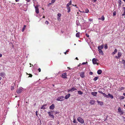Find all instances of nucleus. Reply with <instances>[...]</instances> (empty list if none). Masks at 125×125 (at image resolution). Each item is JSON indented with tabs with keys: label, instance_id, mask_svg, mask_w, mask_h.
<instances>
[{
	"label": "nucleus",
	"instance_id": "obj_36",
	"mask_svg": "<svg viewBox=\"0 0 125 125\" xmlns=\"http://www.w3.org/2000/svg\"><path fill=\"white\" fill-rule=\"evenodd\" d=\"M122 62L123 64H125V61L124 60H122Z\"/></svg>",
	"mask_w": 125,
	"mask_h": 125
},
{
	"label": "nucleus",
	"instance_id": "obj_21",
	"mask_svg": "<svg viewBox=\"0 0 125 125\" xmlns=\"http://www.w3.org/2000/svg\"><path fill=\"white\" fill-rule=\"evenodd\" d=\"M68 10V12H70V7L69 6H66Z\"/></svg>",
	"mask_w": 125,
	"mask_h": 125
},
{
	"label": "nucleus",
	"instance_id": "obj_38",
	"mask_svg": "<svg viewBox=\"0 0 125 125\" xmlns=\"http://www.w3.org/2000/svg\"><path fill=\"white\" fill-rule=\"evenodd\" d=\"M87 62H83V63L82 64V65H84V64H87Z\"/></svg>",
	"mask_w": 125,
	"mask_h": 125
},
{
	"label": "nucleus",
	"instance_id": "obj_48",
	"mask_svg": "<svg viewBox=\"0 0 125 125\" xmlns=\"http://www.w3.org/2000/svg\"><path fill=\"white\" fill-rule=\"evenodd\" d=\"M86 36L87 37H89V35L88 34H87V33L86 34Z\"/></svg>",
	"mask_w": 125,
	"mask_h": 125
},
{
	"label": "nucleus",
	"instance_id": "obj_62",
	"mask_svg": "<svg viewBox=\"0 0 125 125\" xmlns=\"http://www.w3.org/2000/svg\"><path fill=\"white\" fill-rule=\"evenodd\" d=\"M2 79V78L1 77H0V80H1Z\"/></svg>",
	"mask_w": 125,
	"mask_h": 125
},
{
	"label": "nucleus",
	"instance_id": "obj_20",
	"mask_svg": "<svg viewBox=\"0 0 125 125\" xmlns=\"http://www.w3.org/2000/svg\"><path fill=\"white\" fill-rule=\"evenodd\" d=\"M121 55V54L120 52H118V59H119L120 58V56Z\"/></svg>",
	"mask_w": 125,
	"mask_h": 125
},
{
	"label": "nucleus",
	"instance_id": "obj_9",
	"mask_svg": "<svg viewBox=\"0 0 125 125\" xmlns=\"http://www.w3.org/2000/svg\"><path fill=\"white\" fill-rule=\"evenodd\" d=\"M67 75L66 73H64L62 74V77L63 78H66Z\"/></svg>",
	"mask_w": 125,
	"mask_h": 125
},
{
	"label": "nucleus",
	"instance_id": "obj_3",
	"mask_svg": "<svg viewBox=\"0 0 125 125\" xmlns=\"http://www.w3.org/2000/svg\"><path fill=\"white\" fill-rule=\"evenodd\" d=\"M48 113L49 115V116L53 119L54 118V116L53 115V114H52L51 112H48Z\"/></svg>",
	"mask_w": 125,
	"mask_h": 125
},
{
	"label": "nucleus",
	"instance_id": "obj_37",
	"mask_svg": "<svg viewBox=\"0 0 125 125\" xmlns=\"http://www.w3.org/2000/svg\"><path fill=\"white\" fill-rule=\"evenodd\" d=\"M14 89V87L13 86H11V90H13Z\"/></svg>",
	"mask_w": 125,
	"mask_h": 125
},
{
	"label": "nucleus",
	"instance_id": "obj_52",
	"mask_svg": "<svg viewBox=\"0 0 125 125\" xmlns=\"http://www.w3.org/2000/svg\"><path fill=\"white\" fill-rule=\"evenodd\" d=\"M36 116H37L38 115V114H37V111H36Z\"/></svg>",
	"mask_w": 125,
	"mask_h": 125
},
{
	"label": "nucleus",
	"instance_id": "obj_27",
	"mask_svg": "<svg viewBox=\"0 0 125 125\" xmlns=\"http://www.w3.org/2000/svg\"><path fill=\"white\" fill-rule=\"evenodd\" d=\"M80 34V33L79 32H78L77 33L76 35V36L77 37H79L80 36L79 35Z\"/></svg>",
	"mask_w": 125,
	"mask_h": 125
},
{
	"label": "nucleus",
	"instance_id": "obj_6",
	"mask_svg": "<svg viewBox=\"0 0 125 125\" xmlns=\"http://www.w3.org/2000/svg\"><path fill=\"white\" fill-rule=\"evenodd\" d=\"M38 6H37L35 7L36 12L37 13H39V9L38 8Z\"/></svg>",
	"mask_w": 125,
	"mask_h": 125
},
{
	"label": "nucleus",
	"instance_id": "obj_1",
	"mask_svg": "<svg viewBox=\"0 0 125 125\" xmlns=\"http://www.w3.org/2000/svg\"><path fill=\"white\" fill-rule=\"evenodd\" d=\"M77 120L82 124H83L84 123V121L83 119L80 117H78L77 119Z\"/></svg>",
	"mask_w": 125,
	"mask_h": 125
},
{
	"label": "nucleus",
	"instance_id": "obj_59",
	"mask_svg": "<svg viewBox=\"0 0 125 125\" xmlns=\"http://www.w3.org/2000/svg\"><path fill=\"white\" fill-rule=\"evenodd\" d=\"M123 95L125 96V93H124L123 94Z\"/></svg>",
	"mask_w": 125,
	"mask_h": 125
},
{
	"label": "nucleus",
	"instance_id": "obj_15",
	"mask_svg": "<svg viewBox=\"0 0 125 125\" xmlns=\"http://www.w3.org/2000/svg\"><path fill=\"white\" fill-rule=\"evenodd\" d=\"M102 72V71L101 70H99L97 72V73L99 74H101Z\"/></svg>",
	"mask_w": 125,
	"mask_h": 125
},
{
	"label": "nucleus",
	"instance_id": "obj_49",
	"mask_svg": "<svg viewBox=\"0 0 125 125\" xmlns=\"http://www.w3.org/2000/svg\"><path fill=\"white\" fill-rule=\"evenodd\" d=\"M123 120L124 121H125V117L124 116H123Z\"/></svg>",
	"mask_w": 125,
	"mask_h": 125
},
{
	"label": "nucleus",
	"instance_id": "obj_58",
	"mask_svg": "<svg viewBox=\"0 0 125 125\" xmlns=\"http://www.w3.org/2000/svg\"><path fill=\"white\" fill-rule=\"evenodd\" d=\"M123 8H124V11H125V7H124Z\"/></svg>",
	"mask_w": 125,
	"mask_h": 125
},
{
	"label": "nucleus",
	"instance_id": "obj_41",
	"mask_svg": "<svg viewBox=\"0 0 125 125\" xmlns=\"http://www.w3.org/2000/svg\"><path fill=\"white\" fill-rule=\"evenodd\" d=\"M113 16H115L116 15L115 12V11H114L113 13Z\"/></svg>",
	"mask_w": 125,
	"mask_h": 125
},
{
	"label": "nucleus",
	"instance_id": "obj_8",
	"mask_svg": "<svg viewBox=\"0 0 125 125\" xmlns=\"http://www.w3.org/2000/svg\"><path fill=\"white\" fill-rule=\"evenodd\" d=\"M103 47L104 45H101V46H98V50H101L103 48Z\"/></svg>",
	"mask_w": 125,
	"mask_h": 125
},
{
	"label": "nucleus",
	"instance_id": "obj_45",
	"mask_svg": "<svg viewBox=\"0 0 125 125\" xmlns=\"http://www.w3.org/2000/svg\"><path fill=\"white\" fill-rule=\"evenodd\" d=\"M29 75H30L29 76V77H31L32 76V75L31 74H29Z\"/></svg>",
	"mask_w": 125,
	"mask_h": 125
},
{
	"label": "nucleus",
	"instance_id": "obj_14",
	"mask_svg": "<svg viewBox=\"0 0 125 125\" xmlns=\"http://www.w3.org/2000/svg\"><path fill=\"white\" fill-rule=\"evenodd\" d=\"M70 94H68L66 95L65 97V99H67L70 97Z\"/></svg>",
	"mask_w": 125,
	"mask_h": 125
},
{
	"label": "nucleus",
	"instance_id": "obj_5",
	"mask_svg": "<svg viewBox=\"0 0 125 125\" xmlns=\"http://www.w3.org/2000/svg\"><path fill=\"white\" fill-rule=\"evenodd\" d=\"M55 107L54 105L53 104L51 106H50L49 107V109L50 110H53V109Z\"/></svg>",
	"mask_w": 125,
	"mask_h": 125
},
{
	"label": "nucleus",
	"instance_id": "obj_24",
	"mask_svg": "<svg viewBox=\"0 0 125 125\" xmlns=\"http://www.w3.org/2000/svg\"><path fill=\"white\" fill-rule=\"evenodd\" d=\"M118 111L119 112V113H122V114H123V113H122V111H121V109L120 107H119L118 108Z\"/></svg>",
	"mask_w": 125,
	"mask_h": 125
},
{
	"label": "nucleus",
	"instance_id": "obj_13",
	"mask_svg": "<svg viewBox=\"0 0 125 125\" xmlns=\"http://www.w3.org/2000/svg\"><path fill=\"white\" fill-rule=\"evenodd\" d=\"M5 75V73L4 72L1 73H0V76L2 77H4Z\"/></svg>",
	"mask_w": 125,
	"mask_h": 125
},
{
	"label": "nucleus",
	"instance_id": "obj_22",
	"mask_svg": "<svg viewBox=\"0 0 125 125\" xmlns=\"http://www.w3.org/2000/svg\"><path fill=\"white\" fill-rule=\"evenodd\" d=\"M72 4V1L71 0L69 3H68L66 5V6H69Z\"/></svg>",
	"mask_w": 125,
	"mask_h": 125
},
{
	"label": "nucleus",
	"instance_id": "obj_57",
	"mask_svg": "<svg viewBox=\"0 0 125 125\" xmlns=\"http://www.w3.org/2000/svg\"><path fill=\"white\" fill-rule=\"evenodd\" d=\"M60 19V17H58V20H59V19Z\"/></svg>",
	"mask_w": 125,
	"mask_h": 125
},
{
	"label": "nucleus",
	"instance_id": "obj_63",
	"mask_svg": "<svg viewBox=\"0 0 125 125\" xmlns=\"http://www.w3.org/2000/svg\"><path fill=\"white\" fill-rule=\"evenodd\" d=\"M67 68L69 69L70 70L71 69L70 67H67Z\"/></svg>",
	"mask_w": 125,
	"mask_h": 125
},
{
	"label": "nucleus",
	"instance_id": "obj_17",
	"mask_svg": "<svg viewBox=\"0 0 125 125\" xmlns=\"http://www.w3.org/2000/svg\"><path fill=\"white\" fill-rule=\"evenodd\" d=\"M97 102L98 104H99L101 105H102L103 104V103L102 102L98 100H97Z\"/></svg>",
	"mask_w": 125,
	"mask_h": 125
},
{
	"label": "nucleus",
	"instance_id": "obj_25",
	"mask_svg": "<svg viewBox=\"0 0 125 125\" xmlns=\"http://www.w3.org/2000/svg\"><path fill=\"white\" fill-rule=\"evenodd\" d=\"M118 2L119 4V6L120 7L121 5L122 4V1L121 0H119Z\"/></svg>",
	"mask_w": 125,
	"mask_h": 125
},
{
	"label": "nucleus",
	"instance_id": "obj_4",
	"mask_svg": "<svg viewBox=\"0 0 125 125\" xmlns=\"http://www.w3.org/2000/svg\"><path fill=\"white\" fill-rule=\"evenodd\" d=\"M98 61L96 59L94 58L92 60V62L94 64H95L96 63L97 61Z\"/></svg>",
	"mask_w": 125,
	"mask_h": 125
},
{
	"label": "nucleus",
	"instance_id": "obj_31",
	"mask_svg": "<svg viewBox=\"0 0 125 125\" xmlns=\"http://www.w3.org/2000/svg\"><path fill=\"white\" fill-rule=\"evenodd\" d=\"M98 92L99 93H101V94H103V95H104V93H103V92H102L101 91H99Z\"/></svg>",
	"mask_w": 125,
	"mask_h": 125
},
{
	"label": "nucleus",
	"instance_id": "obj_40",
	"mask_svg": "<svg viewBox=\"0 0 125 125\" xmlns=\"http://www.w3.org/2000/svg\"><path fill=\"white\" fill-rule=\"evenodd\" d=\"M56 0H52L51 1V3H53L55 2Z\"/></svg>",
	"mask_w": 125,
	"mask_h": 125
},
{
	"label": "nucleus",
	"instance_id": "obj_18",
	"mask_svg": "<svg viewBox=\"0 0 125 125\" xmlns=\"http://www.w3.org/2000/svg\"><path fill=\"white\" fill-rule=\"evenodd\" d=\"M99 20H101L102 21H104V16H102L101 18H99L98 19Z\"/></svg>",
	"mask_w": 125,
	"mask_h": 125
},
{
	"label": "nucleus",
	"instance_id": "obj_29",
	"mask_svg": "<svg viewBox=\"0 0 125 125\" xmlns=\"http://www.w3.org/2000/svg\"><path fill=\"white\" fill-rule=\"evenodd\" d=\"M78 93L79 94L81 95L83 94V93L81 91H78Z\"/></svg>",
	"mask_w": 125,
	"mask_h": 125
},
{
	"label": "nucleus",
	"instance_id": "obj_35",
	"mask_svg": "<svg viewBox=\"0 0 125 125\" xmlns=\"http://www.w3.org/2000/svg\"><path fill=\"white\" fill-rule=\"evenodd\" d=\"M41 109H44L45 108L44 106L43 105L41 107Z\"/></svg>",
	"mask_w": 125,
	"mask_h": 125
},
{
	"label": "nucleus",
	"instance_id": "obj_19",
	"mask_svg": "<svg viewBox=\"0 0 125 125\" xmlns=\"http://www.w3.org/2000/svg\"><path fill=\"white\" fill-rule=\"evenodd\" d=\"M71 92H72L74 91L77 90V89L75 87H73L71 89Z\"/></svg>",
	"mask_w": 125,
	"mask_h": 125
},
{
	"label": "nucleus",
	"instance_id": "obj_2",
	"mask_svg": "<svg viewBox=\"0 0 125 125\" xmlns=\"http://www.w3.org/2000/svg\"><path fill=\"white\" fill-rule=\"evenodd\" d=\"M64 100V97L63 96H61L58 97L57 100L59 101H62Z\"/></svg>",
	"mask_w": 125,
	"mask_h": 125
},
{
	"label": "nucleus",
	"instance_id": "obj_51",
	"mask_svg": "<svg viewBox=\"0 0 125 125\" xmlns=\"http://www.w3.org/2000/svg\"><path fill=\"white\" fill-rule=\"evenodd\" d=\"M38 70V71H39V72H40L41 71V70L40 68H39Z\"/></svg>",
	"mask_w": 125,
	"mask_h": 125
},
{
	"label": "nucleus",
	"instance_id": "obj_43",
	"mask_svg": "<svg viewBox=\"0 0 125 125\" xmlns=\"http://www.w3.org/2000/svg\"><path fill=\"white\" fill-rule=\"evenodd\" d=\"M58 15L59 16V17H60L61 15V14L60 13H58Z\"/></svg>",
	"mask_w": 125,
	"mask_h": 125
},
{
	"label": "nucleus",
	"instance_id": "obj_60",
	"mask_svg": "<svg viewBox=\"0 0 125 125\" xmlns=\"http://www.w3.org/2000/svg\"><path fill=\"white\" fill-rule=\"evenodd\" d=\"M74 6H75V7H76V8H78V7L76 6V5H75Z\"/></svg>",
	"mask_w": 125,
	"mask_h": 125
},
{
	"label": "nucleus",
	"instance_id": "obj_54",
	"mask_svg": "<svg viewBox=\"0 0 125 125\" xmlns=\"http://www.w3.org/2000/svg\"><path fill=\"white\" fill-rule=\"evenodd\" d=\"M47 105V104H44V105H43L44 106H46Z\"/></svg>",
	"mask_w": 125,
	"mask_h": 125
},
{
	"label": "nucleus",
	"instance_id": "obj_39",
	"mask_svg": "<svg viewBox=\"0 0 125 125\" xmlns=\"http://www.w3.org/2000/svg\"><path fill=\"white\" fill-rule=\"evenodd\" d=\"M124 97L123 96H121L120 97L121 99H124Z\"/></svg>",
	"mask_w": 125,
	"mask_h": 125
},
{
	"label": "nucleus",
	"instance_id": "obj_53",
	"mask_svg": "<svg viewBox=\"0 0 125 125\" xmlns=\"http://www.w3.org/2000/svg\"><path fill=\"white\" fill-rule=\"evenodd\" d=\"M70 90H71V89L68 90V92H71V91Z\"/></svg>",
	"mask_w": 125,
	"mask_h": 125
},
{
	"label": "nucleus",
	"instance_id": "obj_61",
	"mask_svg": "<svg viewBox=\"0 0 125 125\" xmlns=\"http://www.w3.org/2000/svg\"><path fill=\"white\" fill-rule=\"evenodd\" d=\"M115 57L116 58H118V56H115Z\"/></svg>",
	"mask_w": 125,
	"mask_h": 125
},
{
	"label": "nucleus",
	"instance_id": "obj_33",
	"mask_svg": "<svg viewBox=\"0 0 125 125\" xmlns=\"http://www.w3.org/2000/svg\"><path fill=\"white\" fill-rule=\"evenodd\" d=\"M107 45L106 44H105L104 45V48L105 49H107Z\"/></svg>",
	"mask_w": 125,
	"mask_h": 125
},
{
	"label": "nucleus",
	"instance_id": "obj_47",
	"mask_svg": "<svg viewBox=\"0 0 125 125\" xmlns=\"http://www.w3.org/2000/svg\"><path fill=\"white\" fill-rule=\"evenodd\" d=\"M122 16H124L125 15V11H124V13L122 14Z\"/></svg>",
	"mask_w": 125,
	"mask_h": 125
},
{
	"label": "nucleus",
	"instance_id": "obj_30",
	"mask_svg": "<svg viewBox=\"0 0 125 125\" xmlns=\"http://www.w3.org/2000/svg\"><path fill=\"white\" fill-rule=\"evenodd\" d=\"M26 27V25H24L23 27V29L22 30V32H23L24 30L25 29Z\"/></svg>",
	"mask_w": 125,
	"mask_h": 125
},
{
	"label": "nucleus",
	"instance_id": "obj_7",
	"mask_svg": "<svg viewBox=\"0 0 125 125\" xmlns=\"http://www.w3.org/2000/svg\"><path fill=\"white\" fill-rule=\"evenodd\" d=\"M22 91V89L21 88H20L19 89H18L17 90L16 92L17 93L19 94L21 93V92Z\"/></svg>",
	"mask_w": 125,
	"mask_h": 125
},
{
	"label": "nucleus",
	"instance_id": "obj_16",
	"mask_svg": "<svg viewBox=\"0 0 125 125\" xmlns=\"http://www.w3.org/2000/svg\"><path fill=\"white\" fill-rule=\"evenodd\" d=\"M80 76L82 78H84L85 77V75L84 74V73H81Z\"/></svg>",
	"mask_w": 125,
	"mask_h": 125
},
{
	"label": "nucleus",
	"instance_id": "obj_55",
	"mask_svg": "<svg viewBox=\"0 0 125 125\" xmlns=\"http://www.w3.org/2000/svg\"><path fill=\"white\" fill-rule=\"evenodd\" d=\"M2 56V54H0V57H1Z\"/></svg>",
	"mask_w": 125,
	"mask_h": 125
},
{
	"label": "nucleus",
	"instance_id": "obj_34",
	"mask_svg": "<svg viewBox=\"0 0 125 125\" xmlns=\"http://www.w3.org/2000/svg\"><path fill=\"white\" fill-rule=\"evenodd\" d=\"M89 10L88 9H86L85 10V12H86V13H88L89 12Z\"/></svg>",
	"mask_w": 125,
	"mask_h": 125
},
{
	"label": "nucleus",
	"instance_id": "obj_23",
	"mask_svg": "<svg viewBox=\"0 0 125 125\" xmlns=\"http://www.w3.org/2000/svg\"><path fill=\"white\" fill-rule=\"evenodd\" d=\"M117 49H115L114 51L112 52L113 54H115L117 52Z\"/></svg>",
	"mask_w": 125,
	"mask_h": 125
},
{
	"label": "nucleus",
	"instance_id": "obj_50",
	"mask_svg": "<svg viewBox=\"0 0 125 125\" xmlns=\"http://www.w3.org/2000/svg\"><path fill=\"white\" fill-rule=\"evenodd\" d=\"M55 114H57L59 113V112H58L56 111V112H55Z\"/></svg>",
	"mask_w": 125,
	"mask_h": 125
},
{
	"label": "nucleus",
	"instance_id": "obj_26",
	"mask_svg": "<svg viewBox=\"0 0 125 125\" xmlns=\"http://www.w3.org/2000/svg\"><path fill=\"white\" fill-rule=\"evenodd\" d=\"M108 95H109V97H110L111 99H113L114 98L113 95H111L110 94H108Z\"/></svg>",
	"mask_w": 125,
	"mask_h": 125
},
{
	"label": "nucleus",
	"instance_id": "obj_56",
	"mask_svg": "<svg viewBox=\"0 0 125 125\" xmlns=\"http://www.w3.org/2000/svg\"><path fill=\"white\" fill-rule=\"evenodd\" d=\"M51 113H52H52L53 112H54V111H51Z\"/></svg>",
	"mask_w": 125,
	"mask_h": 125
},
{
	"label": "nucleus",
	"instance_id": "obj_42",
	"mask_svg": "<svg viewBox=\"0 0 125 125\" xmlns=\"http://www.w3.org/2000/svg\"><path fill=\"white\" fill-rule=\"evenodd\" d=\"M45 23L46 24H48L49 22L48 21H46Z\"/></svg>",
	"mask_w": 125,
	"mask_h": 125
},
{
	"label": "nucleus",
	"instance_id": "obj_46",
	"mask_svg": "<svg viewBox=\"0 0 125 125\" xmlns=\"http://www.w3.org/2000/svg\"><path fill=\"white\" fill-rule=\"evenodd\" d=\"M93 74V73L92 72H90L89 73V74L90 75H92Z\"/></svg>",
	"mask_w": 125,
	"mask_h": 125
},
{
	"label": "nucleus",
	"instance_id": "obj_32",
	"mask_svg": "<svg viewBox=\"0 0 125 125\" xmlns=\"http://www.w3.org/2000/svg\"><path fill=\"white\" fill-rule=\"evenodd\" d=\"M98 77H95L94 79V81H96L97 79H98Z\"/></svg>",
	"mask_w": 125,
	"mask_h": 125
},
{
	"label": "nucleus",
	"instance_id": "obj_10",
	"mask_svg": "<svg viewBox=\"0 0 125 125\" xmlns=\"http://www.w3.org/2000/svg\"><path fill=\"white\" fill-rule=\"evenodd\" d=\"M95 101L94 100H91L90 101V103L91 104H94L95 103Z\"/></svg>",
	"mask_w": 125,
	"mask_h": 125
},
{
	"label": "nucleus",
	"instance_id": "obj_44",
	"mask_svg": "<svg viewBox=\"0 0 125 125\" xmlns=\"http://www.w3.org/2000/svg\"><path fill=\"white\" fill-rule=\"evenodd\" d=\"M73 122L74 123H77V122H76V120L75 119H74L73 121Z\"/></svg>",
	"mask_w": 125,
	"mask_h": 125
},
{
	"label": "nucleus",
	"instance_id": "obj_12",
	"mask_svg": "<svg viewBox=\"0 0 125 125\" xmlns=\"http://www.w3.org/2000/svg\"><path fill=\"white\" fill-rule=\"evenodd\" d=\"M91 94L95 96H96V94H97V93L96 92H92L91 93Z\"/></svg>",
	"mask_w": 125,
	"mask_h": 125
},
{
	"label": "nucleus",
	"instance_id": "obj_11",
	"mask_svg": "<svg viewBox=\"0 0 125 125\" xmlns=\"http://www.w3.org/2000/svg\"><path fill=\"white\" fill-rule=\"evenodd\" d=\"M99 53L102 55H104V53L103 51L101 50H98Z\"/></svg>",
	"mask_w": 125,
	"mask_h": 125
},
{
	"label": "nucleus",
	"instance_id": "obj_64",
	"mask_svg": "<svg viewBox=\"0 0 125 125\" xmlns=\"http://www.w3.org/2000/svg\"><path fill=\"white\" fill-rule=\"evenodd\" d=\"M19 0H15V1L16 2L18 1H19Z\"/></svg>",
	"mask_w": 125,
	"mask_h": 125
},
{
	"label": "nucleus",
	"instance_id": "obj_28",
	"mask_svg": "<svg viewBox=\"0 0 125 125\" xmlns=\"http://www.w3.org/2000/svg\"><path fill=\"white\" fill-rule=\"evenodd\" d=\"M104 94V95L103 96H104L105 97H106L107 98L109 97V95H107L105 93Z\"/></svg>",
	"mask_w": 125,
	"mask_h": 125
}]
</instances>
